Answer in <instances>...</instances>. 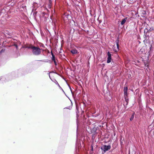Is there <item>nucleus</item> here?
I'll return each instance as SVG.
<instances>
[{"label": "nucleus", "mask_w": 154, "mask_h": 154, "mask_svg": "<svg viewBox=\"0 0 154 154\" xmlns=\"http://www.w3.org/2000/svg\"><path fill=\"white\" fill-rule=\"evenodd\" d=\"M29 48L32 50V53L34 55H38L40 54L41 49L39 48L33 46H29Z\"/></svg>", "instance_id": "f257e3e1"}, {"label": "nucleus", "mask_w": 154, "mask_h": 154, "mask_svg": "<svg viewBox=\"0 0 154 154\" xmlns=\"http://www.w3.org/2000/svg\"><path fill=\"white\" fill-rule=\"evenodd\" d=\"M149 33H144L143 38L144 40H143V42L145 43H148L149 42Z\"/></svg>", "instance_id": "f03ea898"}, {"label": "nucleus", "mask_w": 154, "mask_h": 154, "mask_svg": "<svg viewBox=\"0 0 154 154\" xmlns=\"http://www.w3.org/2000/svg\"><path fill=\"white\" fill-rule=\"evenodd\" d=\"M111 148V146L108 145L106 146L104 145L101 148V149L104 152H106L107 151L110 149Z\"/></svg>", "instance_id": "7ed1b4c3"}, {"label": "nucleus", "mask_w": 154, "mask_h": 154, "mask_svg": "<svg viewBox=\"0 0 154 154\" xmlns=\"http://www.w3.org/2000/svg\"><path fill=\"white\" fill-rule=\"evenodd\" d=\"M128 88L127 87H124L123 91L124 92V97H128V94L127 92Z\"/></svg>", "instance_id": "20e7f679"}, {"label": "nucleus", "mask_w": 154, "mask_h": 154, "mask_svg": "<svg viewBox=\"0 0 154 154\" xmlns=\"http://www.w3.org/2000/svg\"><path fill=\"white\" fill-rule=\"evenodd\" d=\"M108 58L107 61V63H109L111 61V54L110 53V52L108 51L107 52Z\"/></svg>", "instance_id": "39448f33"}, {"label": "nucleus", "mask_w": 154, "mask_h": 154, "mask_svg": "<svg viewBox=\"0 0 154 154\" xmlns=\"http://www.w3.org/2000/svg\"><path fill=\"white\" fill-rule=\"evenodd\" d=\"M115 42L116 43L117 48V49L118 50L119 49V38H117V39L116 40Z\"/></svg>", "instance_id": "423d86ee"}, {"label": "nucleus", "mask_w": 154, "mask_h": 154, "mask_svg": "<svg viewBox=\"0 0 154 154\" xmlns=\"http://www.w3.org/2000/svg\"><path fill=\"white\" fill-rule=\"evenodd\" d=\"M127 17H126V18L123 19L122 20V21H121V24L122 25H123L125 23V22L126 21V20H127Z\"/></svg>", "instance_id": "0eeeda50"}, {"label": "nucleus", "mask_w": 154, "mask_h": 154, "mask_svg": "<svg viewBox=\"0 0 154 154\" xmlns=\"http://www.w3.org/2000/svg\"><path fill=\"white\" fill-rule=\"evenodd\" d=\"M124 99H125V100L126 103V106H125L124 105V106H125V108H126L127 107L126 106L128 105V103L129 100H128V97H124Z\"/></svg>", "instance_id": "6e6552de"}, {"label": "nucleus", "mask_w": 154, "mask_h": 154, "mask_svg": "<svg viewBox=\"0 0 154 154\" xmlns=\"http://www.w3.org/2000/svg\"><path fill=\"white\" fill-rule=\"evenodd\" d=\"M52 60L54 61L55 64V65H56V62L55 60V57L54 56V55L52 53Z\"/></svg>", "instance_id": "1a4fd4ad"}, {"label": "nucleus", "mask_w": 154, "mask_h": 154, "mask_svg": "<svg viewBox=\"0 0 154 154\" xmlns=\"http://www.w3.org/2000/svg\"><path fill=\"white\" fill-rule=\"evenodd\" d=\"M134 114H135V113L134 112L133 113V114L131 116V117L130 118V121H132L133 120V119L134 118Z\"/></svg>", "instance_id": "9d476101"}, {"label": "nucleus", "mask_w": 154, "mask_h": 154, "mask_svg": "<svg viewBox=\"0 0 154 154\" xmlns=\"http://www.w3.org/2000/svg\"><path fill=\"white\" fill-rule=\"evenodd\" d=\"M71 52L73 54L77 53V51L75 50L72 49L71 51Z\"/></svg>", "instance_id": "9b49d317"}, {"label": "nucleus", "mask_w": 154, "mask_h": 154, "mask_svg": "<svg viewBox=\"0 0 154 154\" xmlns=\"http://www.w3.org/2000/svg\"><path fill=\"white\" fill-rule=\"evenodd\" d=\"M144 33H149L148 30L147 28L145 29L144 31Z\"/></svg>", "instance_id": "f8f14e48"}, {"label": "nucleus", "mask_w": 154, "mask_h": 154, "mask_svg": "<svg viewBox=\"0 0 154 154\" xmlns=\"http://www.w3.org/2000/svg\"><path fill=\"white\" fill-rule=\"evenodd\" d=\"M153 30L154 28L153 27H151L148 30V31L149 33L150 32L153 31Z\"/></svg>", "instance_id": "ddd939ff"}, {"label": "nucleus", "mask_w": 154, "mask_h": 154, "mask_svg": "<svg viewBox=\"0 0 154 154\" xmlns=\"http://www.w3.org/2000/svg\"><path fill=\"white\" fill-rule=\"evenodd\" d=\"M152 45H150V47L149 48V51H151V49H152Z\"/></svg>", "instance_id": "4468645a"}, {"label": "nucleus", "mask_w": 154, "mask_h": 154, "mask_svg": "<svg viewBox=\"0 0 154 154\" xmlns=\"http://www.w3.org/2000/svg\"><path fill=\"white\" fill-rule=\"evenodd\" d=\"M56 84H57V85H58V86L60 87V86L58 84V82H57V81H56Z\"/></svg>", "instance_id": "2eb2a0df"}, {"label": "nucleus", "mask_w": 154, "mask_h": 154, "mask_svg": "<svg viewBox=\"0 0 154 154\" xmlns=\"http://www.w3.org/2000/svg\"><path fill=\"white\" fill-rule=\"evenodd\" d=\"M49 2L50 3H51V0H49Z\"/></svg>", "instance_id": "dca6fc26"}, {"label": "nucleus", "mask_w": 154, "mask_h": 154, "mask_svg": "<svg viewBox=\"0 0 154 154\" xmlns=\"http://www.w3.org/2000/svg\"><path fill=\"white\" fill-rule=\"evenodd\" d=\"M114 51L115 52H117V50H116V49H114Z\"/></svg>", "instance_id": "f3484780"}, {"label": "nucleus", "mask_w": 154, "mask_h": 154, "mask_svg": "<svg viewBox=\"0 0 154 154\" xmlns=\"http://www.w3.org/2000/svg\"><path fill=\"white\" fill-rule=\"evenodd\" d=\"M76 108H77V105H76Z\"/></svg>", "instance_id": "a211bd4d"}, {"label": "nucleus", "mask_w": 154, "mask_h": 154, "mask_svg": "<svg viewBox=\"0 0 154 154\" xmlns=\"http://www.w3.org/2000/svg\"><path fill=\"white\" fill-rule=\"evenodd\" d=\"M122 142L121 141V145L122 144Z\"/></svg>", "instance_id": "6ab92c4d"}, {"label": "nucleus", "mask_w": 154, "mask_h": 154, "mask_svg": "<svg viewBox=\"0 0 154 154\" xmlns=\"http://www.w3.org/2000/svg\"><path fill=\"white\" fill-rule=\"evenodd\" d=\"M15 46H16V48H17V45H15Z\"/></svg>", "instance_id": "aec40b11"}]
</instances>
